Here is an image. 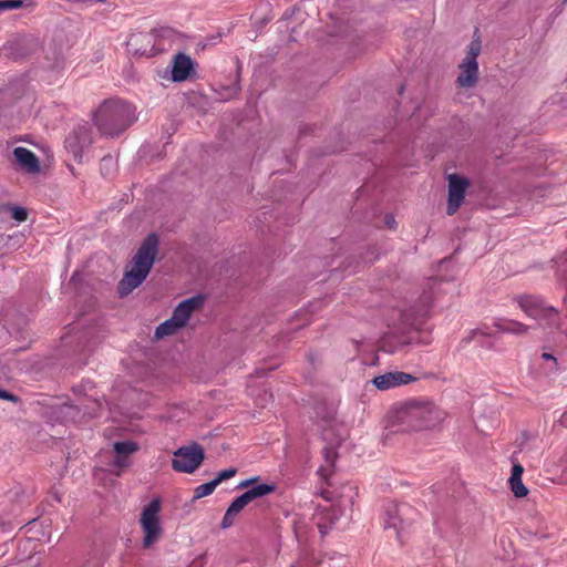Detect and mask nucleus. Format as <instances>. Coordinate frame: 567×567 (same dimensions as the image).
I'll return each instance as SVG.
<instances>
[{"label": "nucleus", "instance_id": "nucleus-1", "mask_svg": "<svg viewBox=\"0 0 567 567\" xmlns=\"http://www.w3.org/2000/svg\"><path fill=\"white\" fill-rule=\"evenodd\" d=\"M445 419V412L432 401L412 399L394 404L389 414V424L396 431L413 432L432 430Z\"/></svg>", "mask_w": 567, "mask_h": 567}, {"label": "nucleus", "instance_id": "nucleus-2", "mask_svg": "<svg viewBox=\"0 0 567 567\" xmlns=\"http://www.w3.org/2000/svg\"><path fill=\"white\" fill-rule=\"evenodd\" d=\"M158 252V238L148 235L141 244L130 265H127L123 279L118 286L121 296H127L136 289L148 276Z\"/></svg>", "mask_w": 567, "mask_h": 567}, {"label": "nucleus", "instance_id": "nucleus-3", "mask_svg": "<svg viewBox=\"0 0 567 567\" xmlns=\"http://www.w3.org/2000/svg\"><path fill=\"white\" fill-rule=\"evenodd\" d=\"M135 121V109L121 100L104 101L94 113V123L106 136H116Z\"/></svg>", "mask_w": 567, "mask_h": 567}, {"label": "nucleus", "instance_id": "nucleus-4", "mask_svg": "<svg viewBox=\"0 0 567 567\" xmlns=\"http://www.w3.org/2000/svg\"><path fill=\"white\" fill-rule=\"evenodd\" d=\"M482 51V40L477 32L467 44L464 56L457 65V76L455 83L464 90L474 89L480 81V68L477 58Z\"/></svg>", "mask_w": 567, "mask_h": 567}, {"label": "nucleus", "instance_id": "nucleus-5", "mask_svg": "<svg viewBox=\"0 0 567 567\" xmlns=\"http://www.w3.org/2000/svg\"><path fill=\"white\" fill-rule=\"evenodd\" d=\"M204 299L202 296L192 297L182 301L174 310L172 317L161 323L155 330V337L162 339L167 336L176 333L179 329L186 326L192 313L203 306Z\"/></svg>", "mask_w": 567, "mask_h": 567}, {"label": "nucleus", "instance_id": "nucleus-6", "mask_svg": "<svg viewBox=\"0 0 567 567\" xmlns=\"http://www.w3.org/2000/svg\"><path fill=\"white\" fill-rule=\"evenodd\" d=\"M161 501L154 498L144 506L140 517V524L144 534L143 546L150 548L157 543L163 535V527L159 518Z\"/></svg>", "mask_w": 567, "mask_h": 567}, {"label": "nucleus", "instance_id": "nucleus-7", "mask_svg": "<svg viewBox=\"0 0 567 567\" xmlns=\"http://www.w3.org/2000/svg\"><path fill=\"white\" fill-rule=\"evenodd\" d=\"M520 309L544 329H558L560 318L557 310L543 301L525 297L519 300Z\"/></svg>", "mask_w": 567, "mask_h": 567}, {"label": "nucleus", "instance_id": "nucleus-8", "mask_svg": "<svg viewBox=\"0 0 567 567\" xmlns=\"http://www.w3.org/2000/svg\"><path fill=\"white\" fill-rule=\"evenodd\" d=\"M204 450L198 444L179 447L174 453L172 466L177 472L193 473L204 460Z\"/></svg>", "mask_w": 567, "mask_h": 567}, {"label": "nucleus", "instance_id": "nucleus-9", "mask_svg": "<svg viewBox=\"0 0 567 567\" xmlns=\"http://www.w3.org/2000/svg\"><path fill=\"white\" fill-rule=\"evenodd\" d=\"M449 181V202L446 212L449 215H453L456 213L458 207L461 206L465 192L470 185L467 178L461 176L458 174H450L447 176Z\"/></svg>", "mask_w": 567, "mask_h": 567}, {"label": "nucleus", "instance_id": "nucleus-10", "mask_svg": "<svg viewBox=\"0 0 567 567\" xmlns=\"http://www.w3.org/2000/svg\"><path fill=\"white\" fill-rule=\"evenodd\" d=\"M358 497V488L352 485L342 486L341 493L338 496L337 503L333 505V511L339 512V516H328L331 524H334L340 517L350 518L352 508Z\"/></svg>", "mask_w": 567, "mask_h": 567}, {"label": "nucleus", "instance_id": "nucleus-11", "mask_svg": "<svg viewBox=\"0 0 567 567\" xmlns=\"http://www.w3.org/2000/svg\"><path fill=\"white\" fill-rule=\"evenodd\" d=\"M92 144L90 131L85 126H80L71 133L65 140L66 150L76 161H82L84 153Z\"/></svg>", "mask_w": 567, "mask_h": 567}, {"label": "nucleus", "instance_id": "nucleus-12", "mask_svg": "<svg viewBox=\"0 0 567 567\" xmlns=\"http://www.w3.org/2000/svg\"><path fill=\"white\" fill-rule=\"evenodd\" d=\"M275 489L276 486L274 484L256 485L248 489L247 492H245L244 494H241L240 496H238L237 498H235L229 505L228 509L230 511V513L238 515L250 502L258 497L266 496L272 493Z\"/></svg>", "mask_w": 567, "mask_h": 567}, {"label": "nucleus", "instance_id": "nucleus-13", "mask_svg": "<svg viewBox=\"0 0 567 567\" xmlns=\"http://www.w3.org/2000/svg\"><path fill=\"white\" fill-rule=\"evenodd\" d=\"M416 380L410 373L402 371H391L384 374L378 375L372 380V383L381 391L391 390L401 385L412 383Z\"/></svg>", "mask_w": 567, "mask_h": 567}, {"label": "nucleus", "instance_id": "nucleus-14", "mask_svg": "<svg viewBox=\"0 0 567 567\" xmlns=\"http://www.w3.org/2000/svg\"><path fill=\"white\" fill-rule=\"evenodd\" d=\"M409 512V507L406 505H391L386 512L384 517V526L385 528H392L395 532L398 538H401L402 532H404L406 527V523L403 519V516Z\"/></svg>", "mask_w": 567, "mask_h": 567}, {"label": "nucleus", "instance_id": "nucleus-15", "mask_svg": "<svg viewBox=\"0 0 567 567\" xmlns=\"http://www.w3.org/2000/svg\"><path fill=\"white\" fill-rule=\"evenodd\" d=\"M13 156L18 165L22 171L34 174L40 171L39 159L34 153L25 147H16L13 150Z\"/></svg>", "mask_w": 567, "mask_h": 567}, {"label": "nucleus", "instance_id": "nucleus-16", "mask_svg": "<svg viewBox=\"0 0 567 567\" xmlns=\"http://www.w3.org/2000/svg\"><path fill=\"white\" fill-rule=\"evenodd\" d=\"M194 71L193 60L183 53L177 54L174 58L172 65V79L175 82L185 81L190 73Z\"/></svg>", "mask_w": 567, "mask_h": 567}, {"label": "nucleus", "instance_id": "nucleus-17", "mask_svg": "<svg viewBox=\"0 0 567 567\" xmlns=\"http://www.w3.org/2000/svg\"><path fill=\"white\" fill-rule=\"evenodd\" d=\"M493 327L498 332L511 333L515 336L526 334L529 329L526 324L507 318H496L493 322Z\"/></svg>", "mask_w": 567, "mask_h": 567}, {"label": "nucleus", "instance_id": "nucleus-18", "mask_svg": "<svg viewBox=\"0 0 567 567\" xmlns=\"http://www.w3.org/2000/svg\"><path fill=\"white\" fill-rule=\"evenodd\" d=\"M138 450V446L136 443L132 441L126 442H116L114 443V451L117 455H130L133 454Z\"/></svg>", "mask_w": 567, "mask_h": 567}, {"label": "nucleus", "instance_id": "nucleus-19", "mask_svg": "<svg viewBox=\"0 0 567 567\" xmlns=\"http://www.w3.org/2000/svg\"><path fill=\"white\" fill-rule=\"evenodd\" d=\"M218 485L216 484V482L214 480L208 483L202 484L195 488L194 497L202 498V497L208 496L215 491V488Z\"/></svg>", "mask_w": 567, "mask_h": 567}, {"label": "nucleus", "instance_id": "nucleus-20", "mask_svg": "<svg viewBox=\"0 0 567 567\" xmlns=\"http://www.w3.org/2000/svg\"><path fill=\"white\" fill-rule=\"evenodd\" d=\"M509 485L516 497H525L528 494V489L522 478H509Z\"/></svg>", "mask_w": 567, "mask_h": 567}, {"label": "nucleus", "instance_id": "nucleus-21", "mask_svg": "<svg viewBox=\"0 0 567 567\" xmlns=\"http://www.w3.org/2000/svg\"><path fill=\"white\" fill-rule=\"evenodd\" d=\"M11 216L19 223L25 221L28 218V212L25 208L20 206L10 207Z\"/></svg>", "mask_w": 567, "mask_h": 567}, {"label": "nucleus", "instance_id": "nucleus-22", "mask_svg": "<svg viewBox=\"0 0 567 567\" xmlns=\"http://www.w3.org/2000/svg\"><path fill=\"white\" fill-rule=\"evenodd\" d=\"M237 473V470L235 467L226 468L217 474V476L214 478L217 485H219L221 482L229 480L234 477Z\"/></svg>", "mask_w": 567, "mask_h": 567}, {"label": "nucleus", "instance_id": "nucleus-23", "mask_svg": "<svg viewBox=\"0 0 567 567\" xmlns=\"http://www.w3.org/2000/svg\"><path fill=\"white\" fill-rule=\"evenodd\" d=\"M22 6L21 0H4L0 1V11L18 9Z\"/></svg>", "mask_w": 567, "mask_h": 567}, {"label": "nucleus", "instance_id": "nucleus-24", "mask_svg": "<svg viewBox=\"0 0 567 567\" xmlns=\"http://www.w3.org/2000/svg\"><path fill=\"white\" fill-rule=\"evenodd\" d=\"M237 515L234 513H230L229 509H227L226 514L224 515V518L221 520V528H228L234 524L235 517Z\"/></svg>", "mask_w": 567, "mask_h": 567}, {"label": "nucleus", "instance_id": "nucleus-25", "mask_svg": "<svg viewBox=\"0 0 567 567\" xmlns=\"http://www.w3.org/2000/svg\"><path fill=\"white\" fill-rule=\"evenodd\" d=\"M113 465L117 467L118 470H122L124 467H127L130 465L127 457L125 455H117L116 458L113 462Z\"/></svg>", "mask_w": 567, "mask_h": 567}, {"label": "nucleus", "instance_id": "nucleus-26", "mask_svg": "<svg viewBox=\"0 0 567 567\" xmlns=\"http://www.w3.org/2000/svg\"><path fill=\"white\" fill-rule=\"evenodd\" d=\"M524 467L519 463H515L512 468V475L509 478H522Z\"/></svg>", "mask_w": 567, "mask_h": 567}, {"label": "nucleus", "instance_id": "nucleus-27", "mask_svg": "<svg viewBox=\"0 0 567 567\" xmlns=\"http://www.w3.org/2000/svg\"><path fill=\"white\" fill-rule=\"evenodd\" d=\"M258 481V477H251L245 481H241L238 485L239 488H246L250 486L251 484H255Z\"/></svg>", "mask_w": 567, "mask_h": 567}, {"label": "nucleus", "instance_id": "nucleus-28", "mask_svg": "<svg viewBox=\"0 0 567 567\" xmlns=\"http://www.w3.org/2000/svg\"><path fill=\"white\" fill-rule=\"evenodd\" d=\"M0 399H4L8 401H12V402L17 401V398L13 394H11L4 390H1V389H0Z\"/></svg>", "mask_w": 567, "mask_h": 567}, {"label": "nucleus", "instance_id": "nucleus-29", "mask_svg": "<svg viewBox=\"0 0 567 567\" xmlns=\"http://www.w3.org/2000/svg\"><path fill=\"white\" fill-rule=\"evenodd\" d=\"M385 224H386L388 227L393 228L394 225H395L394 217L392 215H386L385 216Z\"/></svg>", "mask_w": 567, "mask_h": 567}, {"label": "nucleus", "instance_id": "nucleus-30", "mask_svg": "<svg viewBox=\"0 0 567 567\" xmlns=\"http://www.w3.org/2000/svg\"><path fill=\"white\" fill-rule=\"evenodd\" d=\"M112 165H113L112 157H104L102 159V164H101L102 169H104L106 166H112Z\"/></svg>", "mask_w": 567, "mask_h": 567}, {"label": "nucleus", "instance_id": "nucleus-31", "mask_svg": "<svg viewBox=\"0 0 567 567\" xmlns=\"http://www.w3.org/2000/svg\"><path fill=\"white\" fill-rule=\"evenodd\" d=\"M542 358L545 360H551L554 362V364L557 365V359L553 354L544 352L542 354Z\"/></svg>", "mask_w": 567, "mask_h": 567}, {"label": "nucleus", "instance_id": "nucleus-32", "mask_svg": "<svg viewBox=\"0 0 567 567\" xmlns=\"http://www.w3.org/2000/svg\"><path fill=\"white\" fill-rule=\"evenodd\" d=\"M318 527L320 528V532H321L322 534H323V533H326V530H324L326 526H324V524H323V523L318 522Z\"/></svg>", "mask_w": 567, "mask_h": 567}]
</instances>
